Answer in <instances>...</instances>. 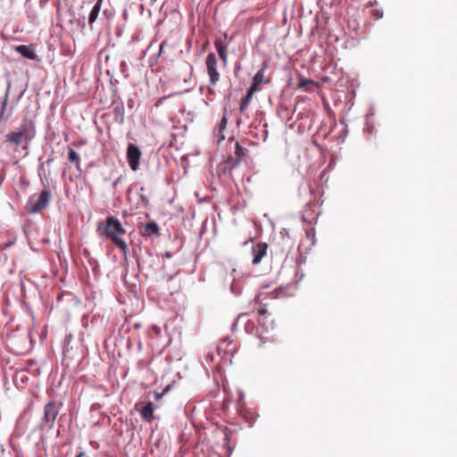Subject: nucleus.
<instances>
[{
	"instance_id": "nucleus-1",
	"label": "nucleus",
	"mask_w": 457,
	"mask_h": 457,
	"mask_svg": "<svg viewBox=\"0 0 457 457\" xmlns=\"http://www.w3.org/2000/svg\"><path fill=\"white\" fill-rule=\"evenodd\" d=\"M97 231L112 241L126 256L129 246L122 236L126 234V229L121 222L114 216H108L104 226H98Z\"/></svg>"
},
{
	"instance_id": "nucleus-2",
	"label": "nucleus",
	"mask_w": 457,
	"mask_h": 457,
	"mask_svg": "<svg viewBox=\"0 0 457 457\" xmlns=\"http://www.w3.org/2000/svg\"><path fill=\"white\" fill-rule=\"evenodd\" d=\"M36 136V127L32 120L25 119L16 131L6 134L4 144L10 147H18L22 142L29 144Z\"/></svg>"
},
{
	"instance_id": "nucleus-3",
	"label": "nucleus",
	"mask_w": 457,
	"mask_h": 457,
	"mask_svg": "<svg viewBox=\"0 0 457 457\" xmlns=\"http://www.w3.org/2000/svg\"><path fill=\"white\" fill-rule=\"evenodd\" d=\"M206 71L210 79L211 87H208V93L214 95L212 87L217 86L220 79V74L218 71V60L214 53H209L205 60Z\"/></svg>"
},
{
	"instance_id": "nucleus-4",
	"label": "nucleus",
	"mask_w": 457,
	"mask_h": 457,
	"mask_svg": "<svg viewBox=\"0 0 457 457\" xmlns=\"http://www.w3.org/2000/svg\"><path fill=\"white\" fill-rule=\"evenodd\" d=\"M51 199V192L48 189L41 191L38 197L36 199L35 195L30 196L27 203L26 209L29 213H36L46 209Z\"/></svg>"
},
{
	"instance_id": "nucleus-5",
	"label": "nucleus",
	"mask_w": 457,
	"mask_h": 457,
	"mask_svg": "<svg viewBox=\"0 0 457 457\" xmlns=\"http://www.w3.org/2000/svg\"><path fill=\"white\" fill-rule=\"evenodd\" d=\"M59 408L57 407L54 400L49 401L44 409V416L42 418V423L48 426L50 428L54 427L56 417L59 414Z\"/></svg>"
},
{
	"instance_id": "nucleus-6",
	"label": "nucleus",
	"mask_w": 457,
	"mask_h": 457,
	"mask_svg": "<svg viewBox=\"0 0 457 457\" xmlns=\"http://www.w3.org/2000/svg\"><path fill=\"white\" fill-rule=\"evenodd\" d=\"M141 151L133 144H129L127 149V160L132 170H137L139 168V160L141 158Z\"/></svg>"
},
{
	"instance_id": "nucleus-7",
	"label": "nucleus",
	"mask_w": 457,
	"mask_h": 457,
	"mask_svg": "<svg viewBox=\"0 0 457 457\" xmlns=\"http://www.w3.org/2000/svg\"><path fill=\"white\" fill-rule=\"evenodd\" d=\"M139 231L140 235L144 237H149L152 236L159 237L161 235L160 228L155 221L141 224Z\"/></svg>"
},
{
	"instance_id": "nucleus-8",
	"label": "nucleus",
	"mask_w": 457,
	"mask_h": 457,
	"mask_svg": "<svg viewBox=\"0 0 457 457\" xmlns=\"http://www.w3.org/2000/svg\"><path fill=\"white\" fill-rule=\"evenodd\" d=\"M267 248L268 245L266 243H258L253 246L252 253L253 258L252 262L253 265H257L262 262L267 253Z\"/></svg>"
},
{
	"instance_id": "nucleus-9",
	"label": "nucleus",
	"mask_w": 457,
	"mask_h": 457,
	"mask_svg": "<svg viewBox=\"0 0 457 457\" xmlns=\"http://www.w3.org/2000/svg\"><path fill=\"white\" fill-rule=\"evenodd\" d=\"M214 46L223 65L226 66L228 63L227 45L221 39L218 38L214 41Z\"/></svg>"
},
{
	"instance_id": "nucleus-10",
	"label": "nucleus",
	"mask_w": 457,
	"mask_h": 457,
	"mask_svg": "<svg viewBox=\"0 0 457 457\" xmlns=\"http://www.w3.org/2000/svg\"><path fill=\"white\" fill-rule=\"evenodd\" d=\"M141 418L147 422L154 420V404L148 402L144 407L139 410Z\"/></svg>"
},
{
	"instance_id": "nucleus-11",
	"label": "nucleus",
	"mask_w": 457,
	"mask_h": 457,
	"mask_svg": "<svg viewBox=\"0 0 457 457\" xmlns=\"http://www.w3.org/2000/svg\"><path fill=\"white\" fill-rule=\"evenodd\" d=\"M15 51L21 54L23 57L29 60H37V56L34 53V51L29 46L25 45H20L15 47Z\"/></svg>"
},
{
	"instance_id": "nucleus-12",
	"label": "nucleus",
	"mask_w": 457,
	"mask_h": 457,
	"mask_svg": "<svg viewBox=\"0 0 457 457\" xmlns=\"http://www.w3.org/2000/svg\"><path fill=\"white\" fill-rule=\"evenodd\" d=\"M264 82V73L263 71H259L253 79V83L249 88L253 91H258L260 89V86Z\"/></svg>"
},
{
	"instance_id": "nucleus-13",
	"label": "nucleus",
	"mask_w": 457,
	"mask_h": 457,
	"mask_svg": "<svg viewBox=\"0 0 457 457\" xmlns=\"http://www.w3.org/2000/svg\"><path fill=\"white\" fill-rule=\"evenodd\" d=\"M125 110L123 105L118 104L113 108L114 121L122 124L124 122Z\"/></svg>"
},
{
	"instance_id": "nucleus-14",
	"label": "nucleus",
	"mask_w": 457,
	"mask_h": 457,
	"mask_svg": "<svg viewBox=\"0 0 457 457\" xmlns=\"http://www.w3.org/2000/svg\"><path fill=\"white\" fill-rule=\"evenodd\" d=\"M103 2H104V0H97L96 4L94 5L93 9L91 10L89 17H88V23L90 25L92 23H94L95 21L97 19Z\"/></svg>"
},
{
	"instance_id": "nucleus-15",
	"label": "nucleus",
	"mask_w": 457,
	"mask_h": 457,
	"mask_svg": "<svg viewBox=\"0 0 457 457\" xmlns=\"http://www.w3.org/2000/svg\"><path fill=\"white\" fill-rule=\"evenodd\" d=\"M254 93H255V91H253L251 88H249L246 95L242 98L241 103H240V112L241 113H243L245 112V110L247 108V106L249 105Z\"/></svg>"
},
{
	"instance_id": "nucleus-16",
	"label": "nucleus",
	"mask_w": 457,
	"mask_h": 457,
	"mask_svg": "<svg viewBox=\"0 0 457 457\" xmlns=\"http://www.w3.org/2000/svg\"><path fill=\"white\" fill-rule=\"evenodd\" d=\"M246 149L241 146V145L237 142L236 143V149H235V154H236V161L233 162L232 165H237L242 159L245 156Z\"/></svg>"
},
{
	"instance_id": "nucleus-17",
	"label": "nucleus",
	"mask_w": 457,
	"mask_h": 457,
	"mask_svg": "<svg viewBox=\"0 0 457 457\" xmlns=\"http://www.w3.org/2000/svg\"><path fill=\"white\" fill-rule=\"evenodd\" d=\"M68 159L70 162H73L76 168L80 170V157L79 154L74 151L72 148L68 149Z\"/></svg>"
},
{
	"instance_id": "nucleus-18",
	"label": "nucleus",
	"mask_w": 457,
	"mask_h": 457,
	"mask_svg": "<svg viewBox=\"0 0 457 457\" xmlns=\"http://www.w3.org/2000/svg\"><path fill=\"white\" fill-rule=\"evenodd\" d=\"M314 86L316 85V83L312 80V79H300L299 82H298V87L299 88H305L306 91H312L311 88H309L308 86Z\"/></svg>"
},
{
	"instance_id": "nucleus-19",
	"label": "nucleus",
	"mask_w": 457,
	"mask_h": 457,
	"mask_svg": "<svg viewBox=\"0 0 457 457\" xmlns=\"http://www.w3.org/2000/svg\"><path fill=\"white\" fill-rule=\"evenodd\" d=\"M258 314H259V319H258V323L262 325V326H266V320H267V311L266 309L264 308H261L258 310Z\"/></svg>"
},
{
	"instance_id": "nucleus-20",
	"label": "nucleus",
	"mask_w": 457,
	"mask_h": 457,
	"mask_svg": "<svg viewBox=\"0 0 457 457\" xmlns=\"http://www.w3.org/2000/svg\"><path fill=\"white\" fill-rule=\"evenodd\" d=\"M226 110L224 111V113H223V116H222V119L220 120V124H219V128H218V130L220 132H223L226 128H227V125H228V119H227V114H226Z\"/></svg>"
},
{
	"instance_id": "nucleus-21",
	"label": "nucleus",
	"mask_w": 457,
	"mask_h": 457,
	"mask_svg": "<svg viewBox=\"0 0 457 457\" xmlns=\"http://www.w3.org/2000/svg\"><path fill=\"white\" fill-rule=\"evenodd\" d=\"M236 161V157H233V156H229L228 157V159L224 162V163H222L220 165V168H222L224 166V170H226L227 168L228 169H232L233 167H235L236 165H232L233 162Z\"/></svg>"
},
{
	"instance_id": "nucleus-22",
	"label": "nucleus",
	"mask_w": 457,
	"mask_h": 457,
	"mask_svg": "<svg viewBox=\"0 0 457 457\" xmlns=\"http://www.w3.org/2000/svg\"><path fill=\"white\" fill-rule=\"evenodd\" d=\"M216 137H218V143L225 139V135L223 132H220L219 130L216 133Z\"/></svg>"
},
{
	"instance_id": "nucleus-23",
	"label": "nucleus",
	"mask_w": 457,
	"mask_h": 457,
	"mask_svg": "<svg viewBox=\"0 0 457 457\" xmlns=\"http://www.w3.org/2000/svg\"><path fill=\"white\" fill-rule=\"evenodd\" d=\"M261 339H262V342L259 344V346L262 347L263 345V344L267 341H272L273 339L271 337H261Z\"/></svg>"
},
{
	"instance_id": "nucleus-24",
	"label": "nucleus",
	"mask_w": 457,
	"mask_h": 457,
	"mask_svg": "<svg viewBox=\"0 0 457 457\" xmlns=\"http://www.w3.org/2000/svg\"><path fill=\"white\" fill-rule=\"evenodd\" d=\"M374 15H375L376 19L378 20L382 17L383 13H382V12L375 11Z\"/></svg>"
},
{
	"instance_id": "nucleus-25",
	"label": "nucleus",
	"mask_w": 457,
	"mask_h": 457,
	"mask_svg": "<svg viewBox=\"0 0 457 457\" xmlns=\"http://www.w3.org/2000/svg\"><path fill=\"white\" fill-rule=\"evenodd\" d=\"M154 396L157 401L160 400V398L162 396V394H160L158 392H154Z\"/></svg>"
},
{
	"instance_id": "nucleus-26",
	"label": "nucleus",
	"mask_w": 457,
	"mask_h": 457,
	"mask_svg": "<svg viewBox=\"0 0 457 457\" xmlns=\"http://www.w3.org/2000/svg\"><path fill=\"white\" fill-rule=\"evenodd\" d=\"M240 414L249 422H253V419L248 420V418L243 413V411H240Z\"/></svg>"
},
{
	"instance_id": "nucleus-27",
	"label": "nucleus",
	"mask_w": 457,
	"mask_h": 457,
	"mask_svg": "<svg viewBox=\"0 0 457 457\" xmlns=\"http://www.w3.org/2000/svg\"><path fill=\"white\" fill-rule=\"evenodd\" d=\"M164 44H165V42H162V44H161V46H160V54L162 52V49H163Z\"/></svg>"
},
{
	"instance_id": "nucleus-28",
	"label": "nucleus",
	"mask_w": 457,
	"mask_h": 457,
	"mask_svg": "<svg viewBox=\"0 0 457 457\" xmlns=\"http://www.w3.org/2000/svg\"><path fill=\"white\" fill-rule=\"evenodd\" d=\"M6 105V99L4 100V104H3V109L5 107Z\"/></svg>"
},
{
	"instance_id": "nucleus-29",
	"label": "nucleus",
	"mask_w": 457,
	"mask_h": 457,
	"mask_svg": "<svg viewBox=\"0 0 457 457\" xmlns=\"http://www.w3.org/2000/svg\"><path fill=\"white\" fill-rule=\"evenodd\" d=\"M82 453H80L78 457H80Z\"/></svg>"
}]
</instances>
